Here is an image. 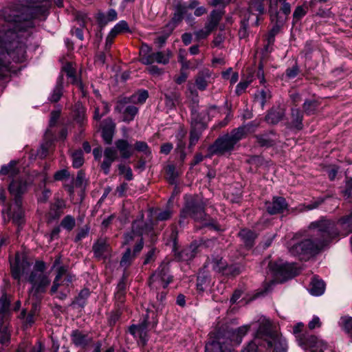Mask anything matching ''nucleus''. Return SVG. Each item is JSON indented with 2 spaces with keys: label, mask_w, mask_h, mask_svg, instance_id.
<instances>
[{
  "label": "nucleus",
  "mask_w": 352,
  "mask_h": 352,
  "mask_svg": "<svg viewBox=\"0 0 352 352\" xmlns=\"http://www.w3.org/2000/svg\"><path fill=\"white\" fill-rule=\"evenodd\" d=\"M19 1L21 0H19ZM3 8L5 23L0 29V79L10 73V58L22 61L25 47L19 41L18 32L25 30V23L37 14H44L51 7L52 0H22Z\"/></svg>",
  "instance_id": "1"
},
{
  "label": "nucleus",
  "mask_w": 352,
  "mask_h": 352,
  "mask_svg": "<svg viewBox=\"0 0 352 352\" xmlns=\"http://www.w3.org/2000/svg\"><path fill=\"white\" fill-rule=\"evenodd\" d=\"M16 162L11 161L8 165L2 166L0 170L1 175H8L12 178L9 185L8 190L10 193L14 197V203L8 209V214L12 220V222L19 227L25 223V212L22 207L21 195L24 194L32 181H29L25 176H17L19 170L16 166Z\"/></svg>",
  "instance_id": "2"
},
{
  "label": "nucleus",
  "mask_w": 352,
  "mask_h": 352,
  "mask_svg": "<svg viewBox=\"0 0 352 352\" xmlns=\"http://www.w3.org/2000/svg\"><path fill=\"white\" fill-rule=\"evenodd\" d=\"M205 208L206 204L202 199L197 196L192 198L186 203L185 208L180 212V225L182 223V219L190 216L196 223L200 224L199 229L206 228L216 232L223 231L224 229L218 221L206 213Z\"/></svg>",
  "instance_id": "3"
},
{
  "label": "nucleus",
  "mask_w": 352,
  "mask_h": 352,
  "mask_svg": "<svg viewBox=\"0 0 352 352\" xmlns=\"http://www.w3.org/2000/svg\"><path fill=\"white\" fill-rule=\"evenodd\" d=\"M254 126L252 122L247 126L243 125L233 129L230 133L219 136L214 142L208 147L207 157L213 155L223 156L230 154L236 145L247 135V126Z\"/></svg>",
  "instance_id": "4"
},
{
  "label": "nucleus",
  "mask_w": 352,
  "mask_h": 352,
  "mask_svg": "<svg viewBox=\"0 0 352 352\" xmlns=\"http://www.w3.org/2000/svg\"><path fill=\"white\" fill-rule=\"evenodd\" d=\"M309 228L314 230L313 236L322 249L329 246L334 240L340 239L338 223L332 219L322 217L311 222Z\"/></svg>",
  "instance_id": "5"
},
{
  "label": "nucleus",
  "mask_w": 352,
  "mask_h": 352,
  "mask_svg": "<svg viewBox=\"0 0 352 352\" xmlns=\"http://www.w3.org/2000/svg\"><path fill=\"white\" fill-rule=\"evenodd\" d=\"M46 265L42 261H36L32 272L27 278V280L31 284V288L28 294L30 298H38L46 291L50 284V279L45 272Z\"/></svg>",
  "instance_id": "6"
},
{
  "label": "nucleus",
  "mask_w": 352,
  "mask_h": 352,
  "mask_svg": "<svg viewBox=\"0 0 352 352\" xmlns=\"http://www.w3.org/2000/svg\"><path fill=\"white\" fill-rule=\"evenodd\" d=\"M144 214L140 213L139 218L135 219L132 223V230L130 232L124 234V243H129L135 236H138V242L134 247L133 255L135 256L143 248L144 241L142 235L150 234L153 231V224L150 223H144L143 221Z\"/></svg>",
  "instance_id": "7"
},
{
  "label": "nucleus",
  "mask_w": 352,
  "mask_h": 352,
  "mask_svg": "<svg viewBox=\"0 0 352 352\" xmlns=\"http://www.w3.org/2000/svg\"><path fill=\"white\" fill-rule=\"evenodd\" d=\"M174 261L164 259L149 278V286L153 289L166 288L173 280L170 269Z\"/></svg>",
  "instance_id": "8"
},
{
  "label": "nucleus",
  "mask_w": 352,
  "mask_h": 352,
  "mask_svg": "<svg viewBox=\"0 0 352 352\" xmlns=\"http://www.w3.org/2000/svg\"><path fill=\"white\" fill-rule=\"evenodd\" d=\"M157 323V315L154 311L147 309L144 316L142 322L139 324H133L129 328V332L134 338H138L140 342L146 344L148 341L147 329L148 327L153 328Z\"/></svg>",
  "instance_id": "9"
},
{
  "label": "nucleus",
  "mask_w": 352,
  "mask_h": 352,
  "mask_svg": "<svg viewBox=\"0 0 352 352\" xmlns=\"http://www.w3.org/2000/svg\"><path fill=\"white\" fill-rule=\"evenodd\" d=\"M278 336L277 331L273 327L272 322L264 318L259 320L258 327L254 340L262 344L263 347L271 349L273 342L276 340Z\"/></svg>",
  "instance_id": "10"
},
{
  "label": "nucleus",
  "mask_w": 352,
  "mask_h": 352,
  "mask_svg": "<svg viewBox=\"0 0 352 352\" xmlns=\"http://www.w3.org/2000/svg\"><path fill=\"white\" fill-rule=\"evenodd\" d=\"M140 62L144 65H153L158 63L166 65L168 63L170 58L169 51H159L154 52L151 46L146 43H142L140 48Z\"/></svg>",
  "instance_id": "11"
},
{
  "label": "nucleus",
  "mask_w": 352,
  "mask_h": 352,
  "mask_svg": "<svg viewBox=\"0 0 352 352\" xmlns=\"http://www.w3.org/2000/svg\"><path fill=\"white\" fill-rule=\"evenodd\" d=\"M322 249L314 238L303 239L289 248V252L294 256H298L301 259L309 258L318 254Z\"/></svg>",
  "instance_id": "12"
},
{
  "label": "nucleus",
  "mask_w": 352,
  "mask_h": 352,
  "mask_svg": "<svg viewBox=\"0 0 352 352\" xmlns=\"http://www.w3.org/2000/svg\"><path fill=\"white\" fill-rule=\"evenodd\" d=\"M268 267L280 282L293 278L299 274V270L294 264L283 263V261H270Z\"/></svg>",
  "instance_id": "13"
},
{
  "label": "nucleus",
  "mask_w": 352,
  "mask_h": 352,
  "mask_svg": "<svg viewBox=\"0 0 352 352\" xmlns=\"http://www.w3.org/2000/svg\"><path fill=\"white\" fill-rule=\"evenodd\" d=\"M267 2L270 17L288 19L292 11V6L288 0H267Z\"/></svg>",
  "instance_id": "14"
},
{
  "label": "nucleus",
  "mask_w": 352,
  "mask_h": 352,
  "mask_svg": "<svg viewBox=\"0 0 352 352\" xmlns=\"http://www.w3.org/2000/svg\"><path fill=\"white\" fill-rule=\"evenodd\" d=\"M297 342L301 347L309 352H324L327 348V343L308 332H305L303 336H298Z\"/></svg>",
  "instance_id": "15"
},
{
  "label": "nucleus",
  "mask_w": 352,
  "mask_h": 352,
  "mask_svg": "<svg viewBox=\"0 0 352 352\" xmlns=\"http://www.w3.org/2000/svg\"><path fill=\"white\" fill-rule=\"evenodd\" d=\"M130 98L124 97L118 100L115 106V111L122 113V120L126 122H130L133 120L138 113V108L131 104Z\"/></svg>",
  "instance_id": "16"
},
{
  "label": "nucleus",
  "mask_w": 352,
  "mask_h": 352,
  "mask_svg": "<svg viewBox=\"0 0 352 352\" xmlns=\"http://www.w3.org/2000/svg\"><path fill=\"white\" fill-rule=\"evenodd\" d=\"M265 206L267 213L274 215L287 211L289 204L285 197L274 196L271 201H265Z\"/></svg>",
  "instance_id": "17"
},
{
  "label": "nucleus",
  "mask_w": 352,
  "mask_h": 352,
  "mask_svg": "<svg viewBox=\"0 0 352 352\" xmlns=\"http://www.w3.org/2000/svg\"><path fill=\"white\" fill-rule=\"evenodd\" d=\"M12 276L14 279L20 280L26 270L30 267V263L19 253L16 254L14 263H10Z\"/></svg>",
  "instance_id": "18"
},
{
  "label": "nucleus",
  "mask_w": 352,
  "mask_h": 352,
  "mask_svg": "<svg viewBox=\"0 0 352 352\" xmlns=\"http://www.w3.org/2000/svg\"><path fill=\"white\" fill-rule=\"evenodd\" d=\"M303 112L298 107H292L290 109L288 127L290 129L300 131L303 129Z\"/></svg>",
  "instance_id": "19"
},
{
  "label": "nucleus",
  "mask_w": 352,
  "mask_h": 352,
  "mask_svg": "<svg viewBox=\"0 0 352 352\" xmlns=\"http://www.w3.org/2000/svg\"><path fill=\"white\" fill-rule=\"evenodd\" d=\"M285 116V109L280 105H278L272 107L267 111L265 116V120L270 124L276 125L283 120Z\"/></svg>",
  "instance_id": "20"
},
{
  "label": "nucleus",
  "mask_w": 352,
  "mask_h": 352,
  "mask_svg": "<svg viewBox=\"0 0 352 352\" xmlns=\"http://www.w3.org/2000/svg\"><path fill=\"white\" fill-rule=\"evenodd\" d=\"M205 352H232L228 344L224 342L223 338H214L211 339L205 346Z\"/></svg>",
  "instance_id": "21"
},
{
  "label": "nucleus",
  "mask_w": 352,
  "mask_h": 352,
  "mask_svg": "<svg viewBox=\"0 0 352 352\" xmlns=\"http://www.w3.org/2000/svg\"><path fill=\"white\" fill-rule=\"evenodd\" d=\"M276 135L274 130L265 131L262 133L256 134L254 138L256 140V143L261 147L270 148L276 144V141L273 138Z\"/></svg>",
  "instance_id": "22"
},
{
  "label": "nucleus",
  "mask_w": 352,
  "mask_h": 352,
  "mask_svg": "<svg viewBox=\"0 0 352 352\" xmlns=\"http://www.w3.org/2000/svg\"><path fill=\"white\" fill-rule=\"evenodd\" d=\"M117 157L118 154L115 148L107 147L104 149V160L101 163L100 168L106 175L109 174L111 166Z\"/></svg>",
  "instance_id": "23"
},
{
  "label": "nucleus",
  "mask_w": 352,
  "mask_h": 352,
  "mask_svg": "<svg viewBox=\"0 0 352 352\" xmlns=\"http://www.w3.org/2000/svg\"><path fill=\"white\" fill-rule=\"evenodd\" d=\"M340 231V238L348 236L352 232V212L341 217L336 221Z\"/></svg>",
  "instance_id": "24"
},
{
  "label": "nucleus",
  "mask_w": 352,
  "mask_h": 352,
  "mask_svg": "<svg viewBox=\"0 0 352 352\" xmlns=\"http://www.w3.org/2000/svg\"><path fill=\"white\" fill-rule=\"evenodd\" d=\"M116 130V124L111 118H107L102 122V136L104 142L110 144Z\"/></svg>",
  "instance_id": "25"
},
{
  "label": "nucleus",
  "mask_w": 352,
  "mask_h": 352,
  "mask_svg": "<svg viewBox=\"0 0 352 352\" xmlns=\"http://www.w3.org/2000/svg\"><path fill=\"white\" fill-rule=\"evenodd\" d=\"M208 125L204 121L190 124V146H194L200 138L202 132L206 129Z\"/></svg>",
  "instance_id": "26"
},
{
  "label": "nucleus",
  "mask_w": 352,
  "mask_h": 352,
  "mask_svg": "<svg viewBox=\"0 0 352 352\" xmlns=\"http://www.w3.org/2000/svg\"><path fill=\"white\" fill-rule=\"evenodd\" d=\"M66 208V202L65 200L56 198L54 202L50 204L49 210V217L51 219H58L64 212Z\"/></svg>",
  "instance_id": "27"
},
{
  "label": "nucleus",
  "mask_w": 352,
  "mask_h": 352,
  "mask_svg": "<svg viewBox=\"0 0 352 352\" xmlns=\"http://www.w3.org/2000/svg\"><path fill=\"white\" fill-rule=\"evenodd\" d=\"M126 295V283L124 277L120 280L118 284L116 291L114 294L115 303L119 309L122 308L124 302L125 301Z\"/></svg>",
  "instance_id": "28"
},
{
  "label": "nucleus",
  "mask_w": 352,
  "mask_h": 352,
  "mask_svg": "<svg viewBox=\"0 0 352 352\" xmlns=\"http://www.w3.org/2000/svg\"><path fill=\"white\" fill-rule=\"evenodd\" d=\"M176 27V12L173 14L171 21L164 27L163 30L164 34L157 36L155 40V43L157 44L159 47H162L165 43L172 32V31Z\"/></svg>",
  "instance_id": "29"
},
{
  "label": "nucleus",
  "mask_w": 352,
  "mask_h": 352,
  "mask_svg": "<svg viewBox=\"0 0 352 352\" xmlns=\"http://www.w3.org/2000/svg\"><path fill=\"white\" fill-rule=\"evenodd\" d=\"M238 235L243 241L244 245L248 249L254 245V241L258 236L254 231L247 228L241 230Z\"/></svg>",
  "instance_id": "30"
},
{
  "label": "nucleus",
  "mask_w": 352,
  "mask_h": 352,
  "mask_svg": "<svg viewBox=\"0 0 352 352\" xmlns=\"http://www.w3.org/2000/svg\"><path fill=\"white\" fill-rule=\"evenodd\" d=\"M224 12L219 10H213L208 19V22L205 24V29L209 30V31H213L218 26L220 21L221 20Z\"/></svg>",
  "instance_id": "31"
},
{
  "label": "nucleus",
  "mask_w": 352,
  "mask_h": 352,
  "mask_svg": "<svg viewBox=\"0 0 352 352\" xmlns=\"http://www.w3.org/2000/svg\"><path fill=\"white\" fill-rule=\"evenodd\" d=\"M63 80L64 78L63 75H60L57 78L56 85L48 97V100L50 102H57L60 99L63 94Z\"/></svg>",
  "instance_id": "32"
},
{
  "label": "nucleus",
  "mask_w": 352,
  "mask_h": 352,
  "mask_svg": "<svg viewBox=\"0 0 352 352\" xmlns=\"http://www.w3.org/2000/svg\"><path fill=\"white\" fill-rule=\"evenodd\" d=\"M211 73L208 69L200 71L195 78V85L200 91L205 90L209 83Z\"/></svg>",
  "instance_id": "33"
},
{
  "label": "nucleus",
  "mask_w": 352,
  "mask_h": 352,
  "mask_svg": "<svg viewBox=\"0 0 352 352\" xmlns=\"http://www.w3.org/2000/svg\"><path fill=\"white\" fill-rule=\"evenodd\" d=\"M115 145L117 149L120 151L122 158L128 159L132 155V146L127 140L119 139L116 141Z\"/></svg>",
  "instance_id": "34"
},
{
  "label": "nucleus",
  "mask_w": 352,
  "mask_h": 352,
  "mask_svg": "<svg viewBox=\"0 0 352 352\" xmlns=\"http://www.w3.org/2000/svg\"><path fill=\"white\" fill-rule=\"evenodd\" d=\"M71 339L72 342L77 346H85L91 340L87 334L79 330L72 331Z\"/></svg>",
  "instance_id": "35"
},
{
  "label": "nucleus",
  "mask_w": 352,
  "mask_h": 352,
  "mask_svg": "<svg viewBox=\"0 0 352 352\" xmlns=\"http://www.w3.org/2000/svg\"><path fill=\"white\" fill-rule=\"evenodd\" d=\"M265 0H250L248 11L250 14L263 15L265 13Z\"/></svg>",
  "instance_id": "36"
},
{
  "label": "nucleus",
  "mask_w": 352,
  "mask_h": 352,
  "mask_svg": "<svg viewBox=\"0 0 352 352\" xmlns=\"http://www.w3.org/2000/svg\"><path fill=\"white\" fill-rule=\"evenodd\" d=\"M214 268L217 272H221L223 275L226 276L234 277L241 273L240 268L235 265L220 266L219 264L217 263Z\"/></svg>",
  "instance_id": "37"
},
{
  "label": "nucleus",
  "mask_w": 352,
  "mask_h": 352,
  "mask_svg": "<svg viewBox=\"0 0 352 352\" xmlns=\"http://www.w3.org/2000/svg\"><path fill=\"white\" fill-rule=\"evenodd\" d=\"M320 106V102L314 99H306L302 104V110H301L306 116L315 115L317 113Z\"/></svg>",
  "instance_id": "38"
},
{
  "label": "nucleus",
  "mask_w": 352,
  "mask_h": 352,
  "mask_svg": "<svg viewBox=\"0 0 352 352\" xmlns=\"http://www.w3.org/2000/svg\"><path fill=\"white\" fill-rule=\"evenodd\" d=\"M74 118L80 126L87 122L86 110L81 103L78 102L74 106Z\"/></svg>",
  "instance_id": "39"
},
{
  "label": "nucleus",
  "mask_w": 352,
  "mask_h": 352,
  "mask_svg": "<svg viewBox=\"0 0 352 352\" xmlns=\"http://www.w3.org/2000/svg\"><path fill=\"white\" fill-rule=\"evenodd\" d=\"M250 328V326L246 324L232 330L230 334L231 340L235 342L238 344H240L242 338L247 334Z\"/></svg>",
  "instance_id": "40"
},
{
  "label": "nucleus",
  "mask_w": 352,
  "mask_h": 352,
  "mask_svg": "<svg viewBox=\"0 0 352 352\" xmlns=\"http://www.w3.org/2000/svg\"><path fill=\"white\" fill-rule=\"evenodd\" d=\"M325 289V283L323 280L314 278L310 284L309 292L311 294L318 296L322 295Z\"/></svg>",
  "instance_id": "41"
},
{
  "label": "nucleus",
  "mask_w": 352,
  "mask_h": 352,
  "mask_svg": "<svg viewBox=\"0 0 352 352\" xmlns=\"http://www.w3.org/2000/svg\"><path fill=\"white\" fill-rule=\"evenodd\" d=\"M10 302L6 294H3L0 298V320L6 321L9 315V308Z\"/></svg>",
  "instance_id": "42"
},
{
  "label": "nucleus",
  "mask_w": 352,
  "mask_h": 352,
  "mask_svg": "<svg viewBox=\"0 0 352 352\" xmlns=\"http://www.w3.org/2000/svg\"><path fill=\"white\" fill-rule=\"evenodd\" d=\"M47 177L46 175H44L43 178V188L41 186L40 188L41 189V192L38 193L37 191L36 192V195L37 197V201L39 203H45L49 199L50 197L52 195V192L50 189L45 187V184L47 182Z\"/></svg>",
  "instance_id": "43"
},
{
  "label": "nucleus",
  "mask_w": 352,
  "mask_h": 352,
  "mask_svg": "<svg viewBox=\"0 0 352 352\" xmlns=\"http://www.w3.org/2000/svg\"><path fill=\"white\" fill-rule=\"evenodd\" d=\"M67 267L63 266V265L58 267L57 274L54 280L53 285L50 289V292L52 294H54L57 292L59 286L60 285V281L62 277L67 274Z\"/></svg>",
  "instance_id": "44"
},
{
  "label": "nucleus",
  "mask_w": 352,
  "mask_h": 352,
  "mask_svg": "<svg viewBox=\"0 0 352 352\" xmlns=\"http://www.w3.org/2000/svg\"><path fill=\"white\" fill-rule=\"evenodd\" d=\"M166 177L172 185H174L173 195L170 198V201H171L174 198V193L176 191V173L174 164H169L166 167Z\"/></svg>",
  "instance_id": "45"
},
{
  "label": "nucleus",
  "mask_w": 352,
  "mask_h": 352,
  "mask_svg": "<svg viewBox=\"0 0 352 352\" xmlns=\"http://www.w3.org/2000/svg\"><path fill=\"white\" fill-rule=\"evenodd\" d=\"M118 18V13L114 9H109L107 14L99 13L98 20L100 23L107 24L109 22L116 21Z\"/></svg>",
  "instance_id": "46"
},
{
  "label": "nucleus",
  "mask_w": 352,
  "mask_h": 352,
  "mask_svg": "<svg viewBox=\"0 0 352 352\" xmlns=\"http://www.w3.org/2000/svg\"><path fill=\"white\" fill-rule=\"evenodd\" d=\"M272 28L268 32V34L276 36L281 30L287 20L281 19L276 17H270Z\"/></svg>",
  "instance_id": "47"
},
{
  "label": "nucleus",
  "mask_w": 352,
  "mask_h": 352,
  "mask_svg": "<svg viewBox=\"0 0 352 352\" xmlns=\"http://www.w3.org/2000/svg\"><path fill=\"white\" fill-rule=\"evenodd\" d=\"M108 250V245L102 239L98 240L93 245L94 255L97 258H102Z\"/></svg>",
  "instance_id": "48"
},
{
  "label": "nucleus",
  "mask_w": 352,
  "mask_h": 352,
  "mask_svg": "<svg viewBox=\"0 0 352 352\" xmlns=\"http://www.w3.org/2000/svg\"><path fill=\"white\" fill-rule=\"evenodd\" d=\"M340 325L352 340V317L348 316L341 317Z\"/></svg>",
  "instance_id": "49"
},
{
  "label": "nucleus",
  "mask_w": 352,
  "mask_h": 352,
  "mask_svg": "<svg viewBox=\"0 0 352 352\" xmlns=\"http://www.w3.org/2000/svg\"><path fill=\"white\" fill-rule=\"evenodd\" d=\"M210 278L204 273H199L197 278V288L201 292H204L210 286Z\"/></svg>",
  "instance_id": "50"
},
{
  "label": "nucleus",
  "mask_w": 352,
  "mask_h": 352,
  "mask_svg": "<svg viewBox=\"0 0 352 352\" xmlns=\"http://www.w3.org/2000/svg\"><path fill=\"white\" fill-rule=\"evenodd\" d=\"M249 19L250 16L246 19H243L240 22V28L238 32L239 39H246L249 36Z\"/></svg>",
  "instance_id": "51"
},
{
  "label": "nucleus",
  "mask_w": 352,
  "mask_h": 352,
  "mask_svg": "<svg viewBox=\"0 0 352 352\" xmlns=\"http://www.w3.org/2000/svg\"><path fill=\"white\" fill-rule=\"evenodd\" d=\"M130 32L128 23L125 21H120L111 30L109 33L116 36L120 33Z\"/></svg>",
  "instance_id": "52"
},
{
  "label": "nucleus",
  "mask_w": 352,
  "mask_h": 352,
  "mask_svg": "<svg viewBox=\"0 0 352 352\" xmlns=\"http://www.w3.org/2000/svg\"><path fill=\"white\" fill-rule=\"evenodd\" d=\"M271 93L267 89H262L258 94H255V98L260 102L262 107H263L268 100L271 98Z\"/></svg>",
  "instance_id": "53"
},
{
  "label": "nucleus",
  "mask_w": 352,
  "mask_h": 352,
  "mask_svg": "<svg viewBox=\"0 0 352 352\" xmlns=\"http://www.w3.org/2000/svg\"><path fill=\"white\" fill-rule=\"evenodd\" d=\"M72 166L74 168H78L84 164L83 153L80 150L76 151L72 154Z\"/></svg>",
  "instance_id": "54"
},
{
  "label": "nucleus",
  "mask_w": 352,
  "mask_h": 352,
  "mask_svg": "<svg viewBox=\"0 0 352 352\" xmlns=\"http://www.w3.org/2000/svg\"><path fill=\"white\" fill-rule=\"evenodd\" d=\"M316 46L314 45L313 41L309 40L305 43L302 53L304 54L306 60H311L312 58V54L316 50Z\"/></svg>",
  "instance_id": "55"
},
{
  "label": "nucleus",
  "mask_w": 352,
  "mask_h": 352,
  "mask_svg": "<svg viewBox=\"0 0 352 352\" xmlns=\"http://www.w3.org/2000/svg\"><path fill=\"white\" fill-rule=\"evenodd\" d=\"M308 7L304 6H298L293 13V23L298 22L304 16L306 15Z\"/></svg>",
  "instance_id": "56"
},
{
  "label": "nucleus",
  "mask_w": 352,
  "mask_h": 352,
  "mask_svg": "<svg viewBox=\"0 0 352 352\" xmlns=\"http://www.w3.org/2000/svg\"><path fill=\"white\" fill-rule=\"evenodd\" d=\"M134 258L135 256L131 253V249L127 248L120 262V266L125 269L127 268L131 265Z\"/></svg>",
  "instance_id": "57"
},
{
  "label": "nucleus",
  "mask_w": 352,
  "mask_h": 352,
  "mask_svg": "<svg viewBox=\"0 0 352 352\" xmlns=\"http://www.w3.org/2000/svg\"><path fill=\"white\" fill-rule=\"evenodd\" d=\"M148 97V91L146 90H142L135 94L132 95L130 98L131 101L133 103H144Z\"/></svg>",
  "instance_id": "58"
},
{
  "label": "nucleus",
  "mask_w": 352,
  "mask_h": 352,
  "mask_svg": "<svg viewBox=\"0 0 352 352\" xmlns=\"http://www.w3.org/2000/svg\"><path fill=\"white\" fill-rule=\"evenodd\" d=\"M60 226L64 229L71 231L76 226V220L72 215H66L61 221Z\"/></svg>",
  "instance_id": "59"
},
{
  "label": "nucleus",
  "mask_w": 352,
  "mask_h": 352,
  "mask_svg": "<svg viewBox=\"0 0 352 352\" xmlns=\"http://www.w3.org/2000/svg\"><path fill=\"white\" fill-rule=\"evenodd\" d=\"M274 352H287V345L285 340L279 338L278 336L274 342H273Z\"/></svg>",
  "instance_id": "60"
},
{
  "label": "nucleus",
  "mask_w": 352,
  "mask_h": 352,
  "mask_svg": "<svg viewBox=\"0 0 352 352\" xmlns=\"http://www.w3.org/2000/svg\"><path fill=\"white\" fill-rule=\"evenodd\" d=\"M87 185V180L85 178V174L80 170L78 172L76 178L74 182V186L76 188H80L81 190H84L85 189Z\"/></svg>",
  "instance_id": "61"
},
{
  "label": "nucleus",
  "mask_w": 352,
  "mask_h": 352,
  "mask_svg": "<svg viewBox=\"0 0 352 352\" xmlns=\"http://www.w3.org/2000/svg\"><path fill=\"white\" fill-rule=\"evenodd\" d=\"M198 102L194 103V105L191 107V122L190 124L193 123L200 122L204 121V118L198 112Z\"/></svg>",
  "instance_id": "62"
},
{
  "label": "nucleus",
  "mask_w": 352,
  "mask_h": 352,
  "mask_svg": "<svg viewBox=\"0 0 352 352\" xmlns=\"http://www.w3.org/2000/svg\"><path fill=\"white\" fill-rule=\"evenodd\" d=\"M300 67L297 63V62L295 63V64L291 67H288L285 72V77L288 79H293L296 78L300 73Z\"/></svg>",
  "instance_id": "63"
},
{
  "label": "nucleus",
  "mask_w": 352,
  "mask_h": 352,
  "mask_svg": "<svg viewBox=\"0 0 352 352\" xmlns=\"http://www.w3.org/2000/svg\"><path fill=\"white\" fill-rule=\"evenodd\" d=\"M262 346V344L253 340L241 352H258L259 346L261 347Z\"/></svg>",
  "instance_id": "64"
}]
</instances>
